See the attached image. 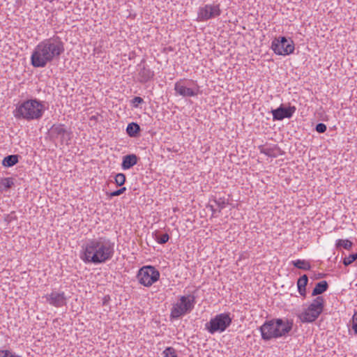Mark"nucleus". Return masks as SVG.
Returning a JSON list of instances; mask_svg holds the SVG:
<instances>
[{"instance_id": "9", "label": "nucleus", "mask_w": 357, "mask_h": 357, "mask_svg": "<svg viewBox=\"0 0 357 357\" xmlns=\"http://www.w3.org/2000/svg\"><path fill=\"white\" fill-rule=\"evenodd\" d=\"M221 14L220 6L216 4H206L199 8L197 18L199 21H206L219 16Z\"/></svg>"}, {"instance_id": "18", "label": "nucleus", "mask_w": 357, "mask_h": 357, "mask_svg": "<svg viewBox=\"0 0 357 357\" xmlns=\"http://www.w3.org/2000/svg\"><path fill=\"white\" fill-rule=\"evenodd\" d=\"M259 150L261 153L271 158H277L281 155V149L277 145L269 147L260 146Z\"/></svg>"}, {"instance_id": "3", "label": "nucleus", "mask_w": 357, "mask_h": 357, "mask_svg": "<svg viewBox=\"0 0 357 357\" xmlns=\"http://www.w3.org/2000/svg\"><path fill=\"white\" fill-rule=\"evenodd\" d=\"M45 112V106L37 99H30L19 102L14 110V116L18 119L28 121L41 119Z\"/></svg>"}, {"instance_id": "13", "label": "nucleus", "mask_w": 357, "mask_h": 357, "mask_svg": "<svg viewBox=\"0 0 357 357\" xmlns=\"http://www.w3.org/2000/svg\"><path fill=\"white\" fill-rule=\"evenodd\" d=\"M45 297L49 304L56 307H60L66 304V297L64 292L52 291Z\"/></svg>"}, {"instance_id": "21", "label": "nucleus", "mask_w": 357, "mask_h": 357, "mask_svg": "<svg viewBox=\"0 0 357 357\" xmlns=\"http://www.w3.org/2000/svg\"><path fill=\"white\" fill-rule=\"evenodd\" d=\"M328 288V284L326 280L321 281L316 284L315 287L312 290V295L317 296L325 292Z\"/></svg>"}, {"instance_id": "31", "label": "nucleus", "mask_w": 357, "mask_h": 357, "mask_svg": "<svg viewBox=\"0 0 357 357\" xmlns=\"http://www.w3.org/2000/svg\"><path fill=\"white\" fill-rule=\"evenodd\" d=\"M0 357H20L10 350H0Z\"/></svg>"}, {"instance_id": "35", "label": "nucleus", "mask_w": 357, "mask_h": 357, "mask_svg": "<svg viewBox=\"0 0 357 357\" xmlns=\"http://www.w3.org/2000/svg\"><path fill=\"white\" fill-rule=\"evenodd\" d=\"M144 102L143 98L136 96L132 100V103L135 107H137L139 104Z\"/></svg>"}, {"instance_id": "7", "label": "nucleus", "mask_w": 357, "mask_h": 357, "mask_svg": "<svg viewBox=\"0 0 357 357\" xmlns=\"http://www.w3.org/2000/svg\"><path fill=\"white\" fill-rule=\"evenodd\" d=\"M271 49L278 55H289L294 51V43L291 38L280 36L272 41Z\"/></svg>"}, {"instance_id": "12", "label": "nucleus", "mask_w": 357, "mask_h": 357, "mask_svg": "<svg viewBox=\"0 0 357 357\" xmlns=\"http://www.w3.org/2000/svg\"><path fill=\"white\" fill-rule=\"evenodd\" d=\"M49 132L51 138L60 137L62 142L70 139L71 132L66 130L63 124H54L50 129Z\"/></svg>"}, {"instance_id": "33", "label": "nucleus", "mask_w": 357, "mask_h": 357, "mask_svg": "<svg viewBox=\"0 0 357 357\" xmlns=\"http://www.w3.org/2000/svg\"><path fill=\"white\" fill-rule=\"evenodd\" d=\"M327 128L326 126L323 123H319L317 124L315 130L319 133H324L326 132Z\"/></svg>"}, {"instance_id": "10", "label": "nucleus", "mask_w": 357, "mask_h": 357, "mask_svg": "<svg viewBox=\"0 0 357 357\" xmlns=\"http://www.w3.org/2000/svg\"><path fill=\"white\" fill-rule=\"evenodd\" d=\"M276 320L277 319H273L269 321H266L264 324L260 326L259 331L261 332V338L264 340H270L273 338H278V329L276 326Z\"/></svg>"}, {"instance_id": "15", "label": "nucleus", "mask_w": 357, "mask_h": 357, "mask_svg": "<svg viewBox=\"0 0 357 357\" xmlns=\"http://www.w3.org/2000/svg\"><path fill=\"white\" fill-rule=\"evenodd\" d=\"M184 79H180L174 84V90L176 93L183 97H192L197 95L198 89L195 90L188 87L184 84Z\"/></svg>"}, {"instance_id": "34", "label": "nucleus", "mask_w": 357, "mask_h": 357, "mask_svg": "<svg viewBox=\"0 0 357 357\" xmlns=\"http://www.w3.org/2000/svg\"><path fill=\"white\" fill-rule=\"evenodd\" d=\"M126 190V187H123L117 190H115L114 192H112L109 195V196L111 197H117V196H119L121 195H122L123 193H124Z\"/></svg>"}, {"instance_id": "16", "label": "nucleus", "mask_w": 357, "mask_h": 357, "mask_svg": "<svg viewBox=\"0 0 357 357\" xmlns=\"http://www.w3.org/2000/svg\"><path fill=\"white\" fill-rule=\"evenodd\" d=\"M143 62H144V60H142L141 63L138 65V81L142 84L151 80L154 76L153 70L142 65Z\"/></svg>"}, {"instance_id": "20", "label": "nucleus", "mask_w": 357, "mask_h": 357, "mask_svg": "<svg viewBox=\"0 0 357 357\" xmlns=\"http://www.w3.org/2000/svg\"><path fill=\"white\" fill-rule=\"evenodd\" d=\"M308 282V277L307 275H303L301 278H298L297 281V287H298V291L299 294L303 296H305L306 294V285Z\"/></svg>"}, {"instance_id": "17", "label": "nucleus", "mask_w": 357, "mask_h": 357, "mask_svg": "<svg viewBox=\"0 0 357 357\" xmlns=\"http://www.w3.org/2000/svg\"><path fill=\"white\" fill-rule=\"evenodd\" d=\"M138 162V157L135 154H128L123 157L121 168L124 170L129 169Z\"/></svg>"}, {"instance_id": "8", "label": "nucleus", "mask_w": 357, "mask_h": 357, "mask_svg": "<svg viewBox=\"0 0 357 357\" xmlns=\"http://www.w3.org/2000/svg\"><path fill=\"white\" fill-rule=\"evenodd\" d=\"M159 277V271L151 266H143L139 270L137 275L139 282L145 287L151 286L158 280Z\"/></svg>"}, {"instance_id": "26", "label": "nucleus", "mask_w": 357, "mask_h": 357, "mask_svg": "<svg viewBox=\"0 0 357 357\" xmlns=\"http://www.w3.org/2000/svg\"><path fill=\"white\" fill-rule=\"evenodd\" d=\"M213 202L215 204V206L218 208V213H220L221 211L226 207L228 204V202L224 197H220L218 199H215Z\"/></svg>"}, {"instance_id": "1", "label": "nucleus", "mask_w": 357, "mask_h": 357, "mask_svg": "<svg viewBox=\"0 0 357 357\" xmlns=\"http://www.w3.org/2000/svg\"><path fill=\"white\" fill-rule=\"evenodd\" d=\"M114 254V243L106 237L88 240L82 246L81 259L86 264H99L110 260Z\"/></svg>"}, {"instance_id": "25", "label": "nucleus", "mask_w": 357, "mask_h": 357, "mask_svg": "<svg viewBox=\"0 0 357 357\" xmlns=\"http://www.w3.org/2000/svg\"><path fill=\"white\" fill-rule=\"evenodd\" d=\"M155 239L158 243L164 244L169 241V236L167 233H160L157 231L155 234Z\"/></svg>"}, {"instance_id": "28", "label": "nucleus", "mask_w": 357, "mask_h": 357, "mask_svg": "<svg viewBox=\"0 0 357 357\" xmlns=\"http://www.w3.org/2000/svg\"><path fill=\"white\" fill-rule=\"evenodd\" d=\"M163 357H177L176 351L172 347H167L162 351Z\"/></svg>"}, {"instance_id": "19", "label": "nucleus", "mask_w": 357, "mask_h": 357, "mask_svg": "<svg viewBox=\"0 0 357 357\" xmlns=\"http://www.w3.org/2000/svg\"><path fill=\"white\" fill-rule=\"evenodd\" d=\"M141 131L140 126L139 124L135 122L128 123L126 128V132L130 137H137L139 136Z\"/></svg>"}, {"instance_id": "14", "label": "nucleus", "mask_w": 357, "mask_h": 357, "mask_svg": "<svg viewBox=\"0 0 357 357\" xmlns=\"http://www.w3.org/2000/svg\"><path fill=\"white\" fill-rule=\"evenodd\" d=\"M276 326L278 329V337L286 336L292 330L294 321L289 319H277Z\"/></svg>"}, {"instance_id": "4", "label": "nucleus", "mask_w": 357, "mask_h": 357, "mask_svg": "<svg viewBox=\"0 0 357 357\" xmlns=\"http://www.w3.org/2000/svg\"><path fill=\"white\" fill-rule=\"evenodd\" d=\"M230 313H220L215 315L207 322L205 328L211 334L224 332L231 324Z\"/></svg>"}, {"instance_id": "22", "label": "nucleus", "mask_w": 357, "mask_h": 357, "mask_svg": "<svg viewBox=\"0 0 357 357\" xmlns=\"http://www.w3.org/2000/svg\"><path fill=\"white\" fill-rule=\"evenodd\" d=\"M18 155H9L3 158L2 161V165L6 167H10L16 165L18 162Z\"/></svg>"}, {"instance_id": "32", "label": "nucleus", "mask_w": 357, "mask_h": 357, "mask_svg": "<svg viewBox=\"0 0 357 357\" xmlns=\"http://www.w3.org/2000/svg\"><path fill=\"white\" fill-rule=\"evenodd\" d=\"M351 328L355 335H357V311L354 312L351 320Z\"/></svg>"}, {"instance_id": "36", "label": "nucleus", "mask_w": 357, "mask_h": 357, "mask_svg": "<svg viewBox=\"0 0 357 357\" xmlns=\"http://www.w3.org/2000/svg\"><path fill=\"white\" fill-rule=\"evenodd\" d=\"M210 207H211V211L213 212V214H215V213L216 211L218 212V208H214V206L213 205H211Z\"/></svg>"}, {"instance_id": "29", "label": "nucleus", "mask_w": 357, "mask_h": 357, "mask_svg": "<svg viewBox=\"0 0 357 357\" xmlns=\"http://www.w3.org/2000/svg\"><path fill=\"white\" fill-rule=\"evenodd\" d=\"M115 183L118 186L123 185L126 182V176L123 173L116 174L114 177Z\"/></svg>"}, {"instance_id": "2", "label": "nucleus", "mask_w": 357, "mask_h": 357, "mask_svg": "<svg viewBox=\"0 0 357 357\" xmlns=\"http://www.w3.org/2000/svg\"><path fill=\"white\" fill-rule=\"evenodd\" d=\"M64 51V44L59 36L45 39L35 47L31 56V65L44 68L47 63L58 60Z\"/></svg>"}, {"instance_id": "5", "label": "nucleus", "mask_w": 357, "mask_h": 357, "mask_svg": "<svg viewBox=\"0 0 357 357\" xmlns=\"http://www.w3.org/2000/svg\"><path fill=\"white\" fill-rule=\"evenodd\" d=\"M324 298L317 296L314 298L307 309L298 315L302 322H312L321 314L324 307Z\"/></svg>"}, {"instance_id": "30", "label": "nucleus", "mask_w": 357, "mask_h": 357, "mask_svg": "<svg viewBox=\"0 0 357 357\" xmlns=\"http://www.w3.org/2000/svg\"><path fill=\"white\" fill-rule=\"evenodd\" d=\"M356 259H357V255L351 254L344 259L343 264L344 266H347L352 264Z\"/></svg>"}, {"instance_id": "27", "label": "nucleus", "mask_w": 357, "mask_h": 357, "mask_svg": "<svg viewBox=\"0 0 357 357\" xmlns=\"http://www.w3.org/2000/svg\"><path fill=\"white\" fill-rule=\"evenodd\" d=\"M352 245L353 243L348 239H339L336 243L337 248L342 247L346 250H349L352 247Z\"/></svg>"}, {"instance_id": "24", "label": "nucleus", "mask_w": 357, "mask_h": 357, "mask_svg": "<svg viewBox=\"0 0 357 357\" xmlns=\"http://www.w3.org/2000/svg\"><path fill=\"white\" fill-rule=\"evenodd\" d=\"M14 185L13 178H4L0 182V189L1 190H8Z\"/></svg>"}, {"instance_id": "6", "label": "nucleus", "mask_w": 357, "mask_h": 357, "mask_svg": "<svg viewBox=\"0 0 357 357\" xmlns=\"http://www.w3.org/2000/svg\"><path fill=\"white\" fill-rule=\"evenodd\" d=\"M195 304L194 296H182L179 302L174 304L171 310L170 317L172 319H178L181 316L192 311Z\"/></svg>"}, {"instance_id": "23", "label": "nucleus", "mask_w": 357, "mask_h": 357, "mask_svg": "<svg viewBox=\"0 0 357 357\" xmlns=\"http://www.w3.org/2000/svg\"><path fill=\"white\" fill-rule=\"evenodd\" d=\"M291 264L297 268L309 271L311 268V265L309 261L305 259H296L291 261Z\"/></svg>"}, {"instance_id": "11", "label": "nucleus", "mask_w": 357, "mask_h": 357, "mask_svg": "<svg viewBox=\"0 0 357 357\" xmlns=\"http://www.w3.org/2000/svg\"><path fill=\"white\" fill-rule=\"evenodd\" d=\"M296 111L294 106H289L286 107L283 104H281L279 107L275 109H272L273 119L274 121H282L285 118H291Z\"/></svg>"}]
</instances>
